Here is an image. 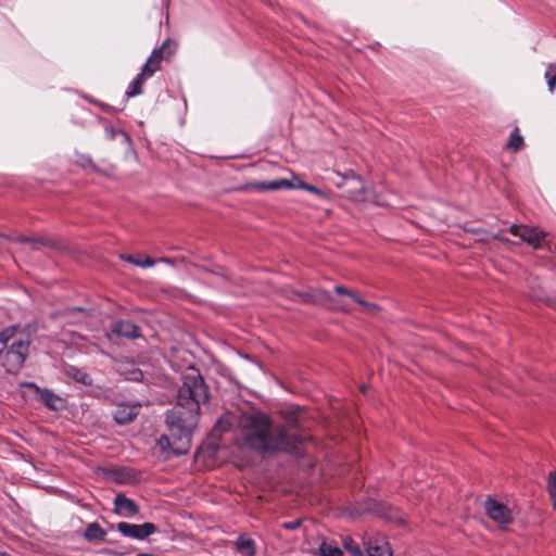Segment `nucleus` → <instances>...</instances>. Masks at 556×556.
I'll list each match as a JSON object with an SVG mask.
<instances>
[{
  "label": "nucleus",
  "instance_id": "13",
  "mask_svg": "<svg viewBox=\"0 0 556 556\" xmlns=\"http://www.w3.org/2000/svg\"><path fill=\"white\" fill-rule=\"evenodd\" d=\"M111 331L116 337L136 339L140 336L139 327L128 320H117L111 325Z\"/></svg>",
  "mask_w": 556,
  "mask_h": 556
},
{
  "label": "nucleus",
  "instance_id": "7",
  "mask_svg": "<svg viewBox=\"0 0 556 556\" xmlns=\"http://www.w3.org/2000/svg\"><path fill=\"white\" fill-rule=\"evenodd\" d=\"M509 232L519 237L523 242L532 245L534 249L541 248V243L546 238V233L543 230L526 225H513L509 228Z\"/></svg>",
  "mask_w": 556,
  "mask_h": 556
},
{
  "label": "nucleus",
  "instance_id": "26",
  "mask_svg": "<svg viewBox=\"0 0 556 556\" xmlns=\"http://www.w3.org/2000/svg\"><path fill=\"white\" fill-rule=\"evenodd\" d=\"M354 301L361 304L364 307V309L370 314H376L379 311V306L377 304L366 302L359 296H354Z\"/></svg>",
  "mask_w": 556,
  "mask_h": 556
},
{
  "label": "nucleus",
  "instance_id": "33",
  "mask_svg": "<svg viewBox=\"0 0 556 556\" xmlns=\"http://www.w3.org/2000/svg\"><path fill=\"white\" fill-rule=\"evenodd\" d=\"M493 239L500 240L502 242H508L509 241L507 238L501 237L500 235H494Z\"/></svg>",
  "mask_w": 556,
  "mask_h": 556
},
{
  "label": "nucleus",
  "instance_id": "36",
  "mask_svg": "<svg viewBox=\"0 0 556 556\" xmlns=\"http://www.w3.org/2000/svg\"><path fill=\"white\" fill-rule=\"evenodd\" d=\"M0 556H10V555H8L7 553L0 551Z\"/></svg>",
  "mask_w": 556,
  "mask_h": 556
},
{
  "label": "nucleus",
  "instance_id": "4",
  "mask_svg": "<svg viewBox=\"0 0 556 556\" xmlns=\"http://www.w3.org/2000/svg\"><path fill=\"white\" fill-rule=\"evenodd\" d=\"M483 506L485 515L502 529H506L515 520L514 511L506 504L492 496L486 497Z\"/></svg>",
  "mask_w": 556,
  "mask_h": 556
},
{
  "label": "nucleus",
  "instance_id": "14",
  "mask_svg": "<svg viewBox=\"0 0 556 556\" xmlns=\"http://www.w3.org/2000/svg\"><path fill=\"white\" fill-rule=\"evenodd\" d=\"M139 413V405L119 404L114 410L113 417L116 424L126 425L131 422Z\"/></svg>",
  "mask_w": 556,
  "mask_h": 556
},
{
  "label": "nucleus",
  "instance_id": "5",
  "mask_svg": "<svg viewBox=\"0 0 556 556\" xmlns=\"http://www.w3.org/2000/svg\"><path fill=\"white\" fill-rule=\"evenodd\" d=\"M176 43L172 39H166L161 47L155 48L147 62L143 64L141 71L148 76L152 77L157 71L161 70V64L164 60L168 61L175 53Z\"/></svg>",
  "mask_w": 556,
  "mask_h": 556
},
{
  "label": "nucleus",
  "instance_id": "22",
  "mask_svg": "<svg viewBox=\"0 0 556 556\" xmlns=\"http://www.w3.org/2000/svg\"><path fill=\"white\" fill-rule=\"evenodd\" d=\"M523 146V138L522 136L519 134V128L516 127L513 132L510 134L509 136V139H508V142L506 144L507 149L509 150H513V151H518L522 148Z\"/></svg>",
  "mask_w": 556,
  "mask_h": 556
},
{
  "label": "nucleus",
  "instance_id": "9",
  "mask_svg": "<svg viewBox=\"0 0 556 556\" xmlns=\"http://www.w3.org/2000/svg\"><path fill=\"white\" fill-rule=\"evenodd\" d=\"M117 530L124 535L137 540H144L156 531V527L152 522L142 525H134L128 522H118Z\"/></svg>",
  "mask_w": 556,
  "mask_h": 556
},
{
  "label": "nucleus",
  "instance_id": "1",
  "mask_svg": "<svg viewBox=\"0 0 556 556\" xmlns=\"http://www.w3.org/2000/svg\"><path fill=\"white\" fill-rule=\"evenodd\" d=\"M208 388L200 375H187L179 387L176 405L166 413L170 435L178 438L179 453H188L191 437L198 426L200 405L208 401Z\"/></svg>",
  "mask_w": 556,
  "mask_h": 556
},
{
  "label": "nucleus",
  "instance_id": "32",
  "mask_svg": "<svg viewBox=\"0 0 556 556\" xmlns=\"http://www.w3.org/2000/svg\"><path fill=\"white\" fill-rule=\"evenodd\" d=\"M142 376H143V375H142V371H141V370H135V371L132 372V379H134V380H140V379L142 378Z\"/></svg>",
  "mask_w": 556,
  "mask_h": 556
},
{
  "label": "nucleus",
  "instance_id": "34",
  "mask_svg": "<svg viewBox=\"0 0 556 556\" xmlns=\"http://www.w3.org/2000/svg\"><path fill=\"white\" fill-rule=\"evenodd\" d=\"M547 68H548V70H553V72L556 74V64H555V65H554V64H549V65L547 66Z\"/></svg>",
  "mask_w": 556,
  "mask_h": 556
},
{
  "label": "nucleus",
  "instance_id": "12",
  "mask_svg": "<svg viewBox=\"0 0 556 556\" xmlns=\"http://www.w3.org/2000/svg\"><path fill=\"white\" fill-rule=\"evenodd\" d=\"M114 511L123 517H131L138 514V505L123 493H118L114 498Z\"/></svg>",
  "mask_w": 556,
  "mask_h": 556
},
{
  "label": "nucleus",
  "instance_id": "8",
  "mask_svg": "<svg viewBox=\"0 0 556 556\" xmlns=\"http://www.w3.org/2000/svg\"><path fill=\"white\" fill-rule=\"evenodd\" d=\"M338 187L344 189L345 194L354 201L363 199L365 185L361 177L352 170L344 174L343 182Z\"/></svg>",
  "mask_w": 556,
  "mask_h": 556
},
{
  "label": "nucleus",
  "instance_id": "31",
  "mask_svg": "<svg viewBox=\"0 0 556 556\" xmlns=\"http://www.w3.org/2000/svg\"><path fill=\"white\" fill-rule=\"evenodd\" d=\"M156 261H157V263H165V264H168L170 266L175 265V261L172 260V258H168V257H161V258H157Z\"/></svg>",
  "mask_w": 556,
  "mask_h": 556
},
{
  "label": "nucleus",
  "instance_id": "11",
  "mask_svg": "<svg viewBox=\"0 0 556 556\" xmlns=\"http://www.w3.org/2000/svg\"><path fill=\"white\" fill-rule=\"evenodd\" d=\"M23 386L36 392L48 408L58 410L63 406V400L51 390L41 389L34 382H26Z\"/></svg>",
  "mask_w": 556,
  "mask_h": 556
},
{
  "label": "nucleus",
  "instance_id": "2",
  "mask_svg": "<svg viewBox=\"0 0 556 556\" xmlns=\"http://www.w3.org/2000/svg\"><path fill=\"white\" fill-rule=\"evenodd\" d=\"M295 418L288 420L287 426H273L268 416L255 412L240 417L237 438L247 447L258 452H291L302 442L295 433Z\"/></svg>",
  "mask_w": 556,
  "mask_h": 556
},
{
  "label": "nucleus",
  "instance_id": "24",
  "mask_svg": "<svg viewBox=\"0 0 556 556\" xmlns=\"http://www.w3.org/2000/svg\"><path fill=\"white\" fill-rule=\"evenodd\" d=\"M320 556H343V552L337 546L327 542L319 545Z\"/></svg>",
  "mask_w": 556,
  "mask_h": 556
},
{
  "label": "nucleus",
  "instance_id": "21",
  "mask_svg": "<svg viewBox=\"0 0 556 556\" xmlns=\"http://www.w3.org/2000/svg\"><path fill=\"white\" fill-rule=\"evenodd\" d=\"M122 258L128 263H131L142 268L152 267L157 263V261L149 256H144L143 258H137L134 255H122Z\"/></svg>",
  "mask_w": 556,
  "mask_h": 556
},
{
  "label": "nucleus",
  "instance_id": "19",
  "mask_svg": "<svg viewBox=\"0 0 556 556\" xmlns=\"http://www.w3.org/2000/svg\"><path fill=\"white\" fill-rule=\"evenodd\" d=\"M114 480L121 484L132 483L137 481V473L131 469H119L114 471Z\"/></svg>",
  "mask_w": 556,
  "mask_h": 556
},
{
  "label": "nucleus",
  "instance_id": "35",
  "mask_svg": "<svg viewBox=\"0 0 556 556\" xmlns=\"http://www.w3.org/2000/svg\"><path fill=\"white\" fill-rule=\"evenodd\" d=\"M136 556H153L152 554H138Z\"/></svg>",
  "mask_w": 556,
  "mask_h": 556
},
{
  "label": "nucleus",
  "instance_id": "37",
  "mask_svg": "<svg viewBox=\"0 0 556 556\" xmlns=\"http://www.w3.org/2000/svg\"><path fill=\"white\" fill-rule=\"evenodd\" d=\"M341 309H346V306L344 304H342L341 306H339Z\"/></svg>",
  "mask_w": 556,
  "mask_h": 556
},
{
  "label": "nucleus",
  "instance_id": "29",
  "mask_svg": "<svg viewBox=\"0 0 556 556\" xmlns=\"http://www.w3.org/2000/svg\"><path fill=\"white\" fill-rule=\"evenodd\" d=\"M300 526H301V520H294V521H290V522H285L283 523V528H286L288 530H295Z\"/></svg>",
  "mask_w": 556,
  "mask_h": 556
},
{
  "label": "nucleus",
  "instance_id": "18",
  "mask_svg": "<svg viewBox=\"0 0 556 556\" xmlns=\"http://www.w3.org/2000/svg\"><path fill=\"white\" fill-rule=\"evenodd\" d=\"M106 536V532L100 527L99 523L92 522L88 525L85 538L88 541H104Z\"/></svg>",
  "mask_w": 556,
  "mask_h": 556
},
{
  "label": "nucleus",
  "instance_id": "15",
  "mask_svg": "<svg viewBox=\"0 0 556 556\" xmlns=\"http://www.w3.org/2000/svg\"><path fill=\"white\" fill-rule=\"evenodd\" d=\"M365 546L368 556H392L389 543L383 538H370Z\"/></svg>",
  "mask_w": 556,
  "mask_h": 556
},
{
  "label": "nucleus",
  "instance_id": "10",
  "mask_svg": "<svg viewBox=\"0 0 556 556\" xmlns=\"http://www.w3.org/2000/svg\"><path fill=\"white\" fill-rule=\"evenodd\" d=\"M176 442H178V438L176 435L169 434L168 437L163 434L155 442L154 453L163 459H167L174 455H185L186 453L177 452L176 447L178 444Z\"/></svg>",
  "mask_w": 556,
  "mask_h": 556
},
{
  "label": "nucleus",
  "instance_id": "30",
  "mask_svg": "<svg viewBox=\"0 0 556 556\" xmlns=\"http://www.w3.org/2000/svg\"><path fill=\"white\" fill-rule=\"evenodd\" d=\"M18 241L20 242H25V243H30L34 247H36L39 243V241L34 240V239H29L27 237H22V238L18 239Z\"/></svg>",
  "mask_w": 556,
  "mask_h": 556
},
{
  "label": "nucleus",
  "instance_id": "25",
  "mask_svg": "<svg viewBox=\"0 0 556 556\" xmlns=\"http://www.w3.org/2000/svg\"><path fill=\"white\" fill-rule=\"evenodd\" d=\"M548 493L553 501V506L556 508V471L548 475Z\"/></svg>",
  "mask_w": 556,
  "mask_h": 556
},
{
  "label": "nucleus",
  "instance_id": "23",
  "mask_svg": "<svg viewBox=\"0 0 556 556\" xmlns=\"http://www.w3.org/2000/svg\"><path fill=\"white\" fill-rule=\"evenodd\" d=\"M343 547L351 556H364L359 544L350 536L343 539Z\"/></svg>",
  "mask_w": 556,
  "mask_h": 556
},
{
  "label": "nucleus",
  "instance_id": "28",
  "mask_svg": "<svg viewBox=\"0 0 556 556\" xmlns=\"http://www.w3.org/2000/svg\"><path fill=\"white\" fill-rule=\"evenodd\" d=\"M334 290L338 294L350 296L353 300H354V296H357L356 294H354L352 291H350L349 289H346L343 286H337Z\"/></svg>",
  "mask_w": 556,
  "mask_h": 556
},
{
  "label": "nucleus",
  "instance_id": "3",
  "mask_svg": "<svg viewBox=\"0 0 556 556\" xmlns=\"http://www.w3.org/2000/svg\"><path fill=\"white\" fill-rule=\"evenodd\" d=\"M33 337L29 326L11 325L0 331V366L18 374L29 355Z\"/></svg>",
  "mask_w": 556,
  "mask_h": 556
},
{
  "label": "nucleus",
  "instance_id": "20",
  "mask_svg": "<svg viewBox=\"0 0 556 556\" xmlns=\"http://www.w3.org/2000/svg\"><path fill=\"white\" fill-rule=\"evenodd\" d=\"M67 374L77 382H80L85 386L92 384V378L90 377V375L81 369H78L76 367H70Z\"/></svg>",
  "mask_w": 556,
  "mask_h": 556
},
{
  "label": "nucleus",
  "instance_id": "6",
  "mask_svg": "<svg viewBox=\"0 0 556 556\" xmlns=\"http://www.w3.org/2000/svg\"><path fill=\"white\" fill-rule=\"evenodd\" d=\"M300 188L304 189L311 193H314L318 197H324L325 193L319 188L306 184V182H299L296 186H294L290 180L288 179H277L273 180L270 182H252L244 187L245 190H255V191H274V190H280V189H291V188Z\"/></svg>",
  "mask_w": 556,
  "mask_h": 556
},
{
  "label": "nucleus",
  "instance_id": "27",
  "mask_svg": "<svg viewBox=\"0 0 556 556\" xmlns=\"http://www.w3.org/2000/svg\"><path fill=\"white\" fill-rule=\"evenodd\" d=\"M545 78L547 80L548 90L551 92H554L556 88V74L553 72V70H546L545 72Z\"/></svg>",
  "mask_w": 556,
  "mask_h": 556
},
{
  "label": "nucleus",
  "instance_id": "17",
  "mask_svg": "<svg viewBox=\"0 0 556 556\" xmlns=\"http://www.w3.org/2000/svg\"><path fill=\"white\" fill-rule=\"evenodd\" d=\"M149 78L142 71L136 76V78L129 84L126 96L132 98L142 93V85L146 79Z\"/></svg>",
  "mask_w": 556,
  "mask_h": 556
},
{
  "label": "nucleus",
  "instance_id": "16",
  "mask_svg": "<svg viewBox=\"0 0 556 556\" xmlns=\"http://www.w3.org/2000/svg\"><path fill=\"white\" fill-rule=\"evenodd\" d=\"M237 551L243 556H254L255 543L252 539L239 536L236 542Z\"/></svg>",
  "mask_w": 556,
  "mask_h": 556
}]
</instances>
